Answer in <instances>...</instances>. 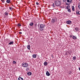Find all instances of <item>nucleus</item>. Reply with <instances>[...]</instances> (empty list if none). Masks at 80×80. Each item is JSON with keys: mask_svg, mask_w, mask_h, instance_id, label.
Segmentation results:
<instances>
[{"mask_svg": "<svg viewBox=\"0 0 80 80\" xmlns=\"http://www.w3.org/2000/svg\"><path fill=\"white\" fill-rule=\"evenodd\" d=\"M26 71H28V70H29V68H27L26 69Z\"/></svg>", "mask_w": 80, "mask_h": 80, "instance_id": "obj_27", "label": "nucleus"}, {"mask_svg": "<svg viewBox=\"0 0 80 80\" xmlns=\"http://www.w3.org/2000/svg\"><path fill=\"white\" fill-rule=\"evenodd\" d=\"M55 4L57 7H59L61 5V2L58 0H57L55 2Z\"/></svg>", "mask_w": 80, "mask_h": 80, "instance_id": "obj_2", "label": "nucleus"}, {"mask_svg": "<svg viewBox=\"0 0 80 80\" xmlns=\"http://www.w3.org/2000/svg\"><path fill=\"white\" fill-rule=\"evenodd\" d=\"M72 38L73 40H76L77 39V37L75 36H73L72 37Z\"/></svg>", "mask_w": 80, "mask_h": 80, "instance_id": "obj_12", "label": "nucleus"}, {"mask_svg": "<svg viewBox=\"0 0 80 80\" xmlns=\"http://www.w3.org/2000/svg\"><path fill=\"white\" fill-rule=\"evenodd\" d=\"M1 1L2 2V3H5V0H1Z\"/></svg>", "mask_w": 80, "mask_h": 80, "instance_id": "obj_28", "label": "nucleus"}, {"mask_svg": "<svg viewBox=\"0 0 80 80\" xmlns=\"http://www.w3.org/2000/svg\"><path fill=\"white\" fill-rule=\"evenodd\" d=\"M17 26H18V27H21L22 25H21V24L18 23L17 24Z\"/></svg>", "mask_w": 80, "mask_h": 80, "instance_id": "obj_21", "label": "nucleus"}, {"mask_svg": "<svg viewBox=\"0 0 80 80\" xmlns=\"http://www.w3.org/2000/svg\"><path fill=\"white\" fill-rule=\"evenodd\" d=\"M66 23L67 24H68V25H70V24L72 23V22L70 20H68L66 22Z\"/></svg>", "mask_w": 80, "mask_h": 80, "instance_id": "obj_5", "label": "nucleus"}, {"mask_svg": "<svg viewBox=\"0 0 80 80\" xmlns=\"http://www.w3.org/2000/svg\"><path fill=\"white\" fill-rule=\"evenodd\" d=\"M78 7L80 9V2H79L78 3Z\"/></svg>", "mask_w": 80, "mask_h": 80, "instance_id": "obj_25", "label": "nucleus"}, {"mask_svg": "<svg viewBox=\"0 0 80 80\" xmlns=\"http://www.w3.org/2000/svg\"><path fill=\"white\" fill-rule=\"evenodd\" d=\"M70 2V3H72V0H71Z\"/></svg>", "mask_w": 80, "mask_h": 80, "instance_id": "obj_35", "label": "nucleus"}, {"mask_svg": "<svg viewBox=\"0 0 80 80\" xmlns=\"http://www.w3.org/2000/svg\"><path fill=\"white\" fill-rule=\"evenodd\" d=\"M67 2H68V3H70V0H67Z\"/></svg>", "mask_w": 80, "mask_h": 80, "instance_id": "obj_30", "label": "nucleus"}, {"mask_svg": "<svg viewBox=\"0 0 80 80\" xmlns=\"http://www.w3.org/2000/svg\"><path fill=\"white\" fill-rule=\"evenodd\" d=\"M13 63H14V64H16V63H17V62H16L15 61H13Z\"/></svg>", "mask_w": 80, "mask_h": 80, "instance_id": "obj_26", "label": "nucleus"}, {"mask_svg": "<svg viewBox=\"0 0 80 80\" xmlns=\"http://www.w3.org/2000/svg\"><path fill=\"white\" fill-rule=\"evenodd\" d=\"M9 8L10 10H13V8H12V7H9Z\"/></svg>", "mask_w": 80, "mask_h": 80, "instance_id": "obj_20", "label": "nucleus"}, {"mask_svg": "<svg viewBox=\"0 0 80 80\" xmlns=\"http://www.w3.org/2000/svg\"><path fill=\"white\" fill-rule=\"evenodd\" d=\"M73 60H76V56H74L72 58Z\"/></svg>", "mask_w": 80, "mask_h": 80, "instance_id": "obj_17", "label": "nucleus"}, {"mask_svg": "<svg viewBox=\"0 0 80 80\" xmlns=\"http://www.w3.org/2000/svg\"><path fill=\"white\" fill-rule=\"evenodd\" d=\"M5 15H6V16H8V13L7 12V11L5 12Z\"/></svg>", "mask_w": 80, "mask_h": 80, "instance_id": "obj_16", "label": "nucleus"}, {"mask_svg": "<svg viewBox=\"0 0 80 80\" xmlns=\"http://www.w3.org/2000/svg\"><path fill=\"white\" fill-rule=\"evenodd\" d=\"M75 30H76L75 32H78V31H79V28H75Z\"/></svg>", "mask_w": 80, "mask_h": 80, "instance_id": "obj_8", "label": "nucleus"}, {"mask_svg": "<svg viewBox=\"0 0 80 80\" xmlns=\"http://www.w3.org/2000/svg\"><path fill=\"white\" fill-rule=\"evenodd\" d=\"M69 73V74H72L71 72H70V73Z\"/></svg>", "mask_w": 80, "mask_h": 80, "instance_id": "obj_40", "label": "nucleus"}, {"mask_svg": "<svg viewBox=\"0 0 80 80\" xmlns=\"http://www.w3.org/2000/svg\"><path fill=\"white\" fill-rule=\"evenodd\" d=\"M78 69H79V70L80 71V68L79 67Z\"/></svg>", "mask_w": 80, "mask_h": 80, "instance_id": "obj_39", "label": "nucleus"}, {"mask_svg": "<svg viewBox=\"0 0 80 80\" xmlns=\"http://www.w3.org/2000/svg\"><path fill=\"white\" fill-rule=\"evenodd\" d=\"M19 34H22V32H19Z\"/></svg>", "mask_w": 80, "mask_h": 80, "instance_id": "obj_33", "label": "nucleus"}, {"mask_svg": "<svg viewBox=\"0 0 80 80\" xmlns=\"http://www.w3.org/2000/svg\"><path fill=\"white\" fill-rule=\"evenodd\" d=\"M37 24L36 23L34 24V27L35 28H37Z\"/></svg>", "mask_w": 80, "mask_h": 80, "instance_id": "obj_23", "label": "nucleus"}, {"mask_svg": "<svg viewBox=\"0 0 80 80\" xmlns=\"http://www.w3.org/2000/svg\"><path fill=\"white\" fill-rule=\"evenodd\" d=\"M46 75L47 76H50V74L49 73V72L48 71H47L46 72Z\"/></svg>", "mask_w": 80, "mask_h": 80, "instance_id": "obj_7", "label": "nucleus"}, {"mask_svg": "<svg viewBox=\"0 0 80 80\" xmlns=\"http://www.w3.org/2000/svg\"><path fill=\"white\" fill-rule=\"evenodd\" d=\"M72 11H74L75 8H74V6H72Z\"/></svg>", "mask_w": 80, "mask_h": 80, "instance_id": "obj_19", "label": "nucleus"}, {"mask_svg": "<svg viewBox=\"0 0 80 80\" xmlns=\"http://www.w3.org/2000/svg\"><path fill=\"white\" fill-rule=\"evenodd\" d=\"M11 1L10 0H7L6 2L8 3H11Z\"/></svg>", "mask_w": 80, "mask_h": 80, "instance_id": "obj_14", "label": "nucleus"}, {"mask_svg": "<svg viewBox=\"0 0 80 80\" xmlns=\"http://www.w3.org/2000/svg\"><path fill=\"white\" fill-rule=\"evenodd\" d=\"M32 57L34 58H36V57H37V55H36V54H33V55H32Z\"/></svg>", "mask_w": 80, "mask_h": 80, "instance_id": "obj_9", "label": "nucleus"}, {"mask_svg": "<svg viewBox=\"0 0 80 80\" xmlns=\"http://www.w3.org/2000/svg\"><path fill=\"white\" fill-rule=\"evenodd\" d=\"M68 12H69V13H71V10H70V9H68Z\"/></svg>", "mask_w": 80, "mask_h": 80, "instance_id": "obj_22", "label": "nucleus"}, {"mask_svg": "<svg viewBox=\"0 0 80 80\" xmlns=\"http://www.w3.org/2000/svg\"><path fill=\"white\" fill-rule=\"evenodd\" d=\"M67 9H68V6L67 7Z\"/></svg>", "mask_w": 80, "mask_h": 80, "instance_id": "obj_34", "label": "nucleus"}, {"mask_svg": "<svg viewBox=\"0 0 80 80\" xmlns=\"http://www.w3.org/2000/svg\"><path fill=\"white\" fill-rule=\"evenodd\" d=\"M76 13H77V15H79V12H77Z\"/></svg>", "mask_w": 80, "mask_h": 80, "instance_id": "obj_31", "label": "nucleus"}, {"mask_svg": "<svg viewBox=\"0 0 80 80\" xmlns=\"http://www.w3.org/2000/svg\"><path fill=\"white\" fill-rule=\"evenodd\" d=\"M79 15H80V11H79Z\"/></svg>", "mask_w": 80, "mask_h": 80, "instance_id": "obj_38", "label": "nucleus"}, {"mask_svg": "<svg viewBox=\"0 0 80 80\" xmlns=\"http://www.w3.org/2000/svg\"><path fill=\"white\" fill-rule=\"evenodd\" d=\"M57 18H55V19H52V20L51 22L52 23H55V22H57Z\"/></svg>", "mask_w": 80, "mask_h": 80, "instance_id": "obj_4", "label": "nucleus"}, {"mask_svg": "<svg viewBox=\"0 0 80 80\" xmlns=\"http://www.w3.org/2000/svg\"><path fill=\"white\" fill-rule=\"evenodd\" d=\"M36 5H39V3L38 2H36Z\"/></svg>", "mask_w": 80, "mask_h": 80, "instance_id": "obj_32", "label": "nucleus"}, {"mask_svg": "<svg viewBox=\"0 0 80 80\" xmlns=\"http://www.w3.org/2000/svg\"><path fill=\"white\" fill-rule=\"evenodd\" d=\"M27 75H28L29 76L32 75V72H28Z\"/></svg>", "mask_w": 80, "mask_h": 80, "instance_id": "obj_6", "label": "nucleus"}, {"mask_svg": "<svg viewBox=\"0 0 80 80\" xmlns=\"http://www.w3.org/2000/svg\"><path fill=\"white\" fill-rule=\"evenodd\" d=\"M29 25H30V26H33V22H31L30 23Z\"/></svg>", "mask_w": 80, "mask_h": 80, "instance_id": "obj_18", "label": "nucleus"}, {"mask_svg": "<svg viewBox=\"0 0 80 80\" xmlns=\"http://www.w3.org/2000/svg\"><path fill=\"white\" fill-rule=\"evenodd\" d=\"M54 5L55 4H54V3H53L52 4V7H53L54 8V7H55Z\"/></svg>", "mask_w": 80, "mask_h": 80, "instance_id": "obj_24", "label": "nucleus"}, {"mask_svg": "<svg viewBox=\"0 0 80 80\" xmlns=\"http://www.w3.org/2000/svg\"><path fill=\"white\" fill-rule=\"evenodd\" d=\"M27 48L28 50H30V45H28Z\"/></svg>", "mask_w": 80, "mask_h": 80, "instance_id": "obj_15", "label": "nucleus"}, {"mask_svg": "<svg viewBox=\"0 0 80 80\" xmlns=\"http://www.w3.org/2000/svg\"><path fill=\"white\" fill-rule=\"evenodd\" d=\"M22 66L23 67H26L27 68L28 66V64L27 62H23V63H22Z\"/></svg>", "mask_w": 80, "mask_h": 80, "instance_id": "obj_3", "label": "nucleus"}, {"mask_svg": "<svg viewBox=\"0 0 80 80\" xmlns=\"http://www.w3.org/2000/svg\"><path fill=\"white\" fill-rule=\"evenodd\" d=\"M48 65V62H45L44 63V66H47V65Z\"/></svg>", "mask_w": 80, "mask_h": 80, "instance_id": "obj_13", "label": "nucleus"}, {"mask_svg": "<svg viewBox=\"0 0 80 80\" xmlns=\"http://www.w3.org/2000/svg\"><path fill=\"white\" fill-rule=\"evenodd\" d=\"M38 27H40L39 28V30H40V31L42 32L44 28L45 27V25L38 23Z\"/></svg>", "mask_w": 80, "mask_h": 80, "instance_id": "obj_1", "label": "nucleus"}, {"mask_svg": "<svg viewBox=\"0 0 80 80\" xmlns=\"http://www.w3.org/2000/svg\"><path fill=\"white\" fill-rule=\"evenodd\" d=\"M31 40H32V38H31Z\"/></svg>", "mask_w": 80, "mask_h": 80, "instance_id": "obj_41", "label": "nucleus"}, {"mask_svg": "<svg viewBox=\"0 0 80 80\" xmlns=\"http://www.w3.org/2000/svg\"><path fill=\"white\" fill-rule=\"evenodd\" d=\"M14 43V42L13 41H12L11 42H10L9 43H8V45H13V43Z\"/></svg>", "mask_w": 80, "mask_h": 80, "instance_id": "obj_10", "label": "nucleus"}, {"mask_svg": "<svg viewBox=\"0 0 80 80\" xmlns=\"http://www.w3.org/2000/svg\"><path fill=\"white\" fill-rule=\"evenodd\" d=\"M63 2H66L67 0H62Z\"/></svg>", "mask_w": 80, "mask_h": 80, "instance_id": "obj_29", "label": "nucleus"}, {"mask_svg": "<svg viewBox=\"0 0 80 80\" xmlns=\"http://www.w3.org/2000/svg\"><path fill=\"white\" fill-rule=\"evenodd\" d=\"M67 3H67V2H66V4L67 5H68V4Z\"/></svg>", "mask_w": 80, "mask_h": 80, "instance_id": "obj_37", "label": "nucleus"}, {"mask_svg": "<svg viewBox=\"0 0 80 80\" xmlns=\"http://www.w3.org/2000/svg\"><path fill=\"white\" fill-rule=\"evenodd\" d=\"M70 38H72V35H70Z\"/></svg>", "mask_w": 80, "mask_h": 80, "instance_id": "obj_36", "label": "nucleus"}, {"mask_svg": "<svg viewBox=\"0 0 80 80\" xmlns=\"http://www.w3.org/2000/svg\"><path fill=\"white\" fill-rule=\"evenodd\" d=\"M18 80H23V78H22L21 77H19L18 78Z\"/></svg>", "mask_w": 80, "mask_h": 80, "instance_id": "obj_11", "label": "nucleus"}]
</instances>
